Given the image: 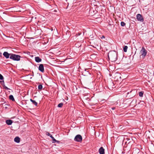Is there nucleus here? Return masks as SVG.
<instances>
[{
  "instance_id": "1",
  "label": "nucleus",
  "mask_w": 154,
  "mask_h": 154,
  "mask_svg": "<svg viewBox=\"0 0 154 154\" xmlns=\"http://www.w3.org/2000/svg\"><path fill=\"white\" fill-rule=\"evenodd\" d=\"M108 57L112 61H116L117 59V54L115 51H110L108 54Z\"/></svg>"
},
{
  "instance_id": "2",
  "label": "nucleus",
  "mask_w": 154,
  "mask_h": 154,
  "mask_svg": "<svg viewBox=\"0 0 154 154\" xmlns=\"http://www.w3.org/2000/svg\"><path fill=\"white\" fill-rule=\"evenodd\" d=\"M20 57L19 55L10 54V59L14 60L19 61L20 60Z\"/></svg>"
},
{
  "instance_id": "3",
  "label": "nucleus",
  "mask_w": 154,
  "mask_h": 154,
  "mask_svg": "<svg viewBox=\"0 0 154 154\" xmlns=\"http://www.w3.org/2000/svg\"><path fill=\"white\" fill-rule=\"evenodd\" d=\"M140 57L143 58L146 56L147 54V51L144 47H142L140 51Z\"/></svg>"
},
{
  "instance_id": "4",
  "label": "nucleus",
  "mask_w": 154,
  "mask_h": 154,
  "mask_svg": "<svg viewBox=\"0 0 154 154\" xmlns=\"http://www.w3.org/2000/svg\"><path fill=\"white\" fill-rule=\"evenodd\" d=\"M74 140L77 142H81L82 140V137L80 135L78 134L76 136Z\"/></svg>"
},
{
  "instance_id": "5",
  "label": "nucleus",
  "mask_w": 154,
  "mask_h": 154,
  "mask_svg": "<svg viewBox=\"0 0 154 154\" xmlns=\"http://www.w3.org/2000/svg\"><path fill=\"white\" fill-rule=\"evenodd\" d=\"M137 20L141 22H143V19L141 15L140 14H137Z\"/></svg>"
},
{
  "instance_id": "6",
  "label": "nucleus",
  "mask_w": 154,
  "mask_h": 154,
  "mask_svg": "<svg viewBox=\"0 0 154 154\" xmlns=\"http://www.w3.org/2000/svg\"><path fill=\"white\" fill-rule=\"evenodd\" d=\"M38 69L42 72L44 71V67L43 64H40L38 67Z\"/></svg>"
},
{
  "instance_id": "7",
  "label": "nucleus",
  "mask_w": 154,
  "mask_h": 154,
  "mask_svg": "<svg viewBox=\"0 0 154 154\" xmlns=\"http://www.w3.org/2000/svg\"><path fill=\"white\" fill-rule=\"evenodd\" d=\"M100 154H104V149L102 147H101L99 150Z\"/></svg>"
},
{
  "instance_id": "8",
  "label": "nucleus",
  "mask_w": 154,
  "mask_h": 154,
  "mask_svg": "<svg viewBox=\"0 0 154 154\" xmlns=\"http://www.w3.org/2000/svg\"><path fill=\"white\" fill-rule=\"evenodd\" d=\"M3 55L6 58H8L9 57L10 54L7 52H5L3 53Z\"/></svg>"
},
{
  "instance_id": "9",
  "label": "nucleus",
  "mask_w": 154,
  "mask_h": 154,
  "mask_svg": "<svg viewBox=\"0 0 154 154\" xmlns=\"http://www.w3.org/2000/svg\"><path fill=\"white\" fill-rule=\"evenodd\" d=\"M35 61L36 62L39 63L42 61L41 59L40 58L38 57H35Z\"/></svg>"
},
{
  "instance_id": "10",
  "label": "nucleus",
  "mask_w": 154,
  "mask_h": 154,
  "mask_svg": "<svg viewBox=\"0 0 154 154\" xmlns=\"http://www.w3.org/2000/svg\"><path fill=\"white\" fill-rule=\"evenodd\" d=\"M20 138L18 137H16L14 139V141L17 143H19L20 142Z\"/></svg>"
},
{
  "instance_id": "11",
  "label": "nucleus",
  "mask_w": 154,
  "mask_h": 154,
  "mask_svg": "<svg viewBox=\"0 0 154 154\" xmlns=\"http://www.w3.org/2000/svg\"><path fill=\"white\" fill-rule=\"evenodd\" d=\"M30 101L35 106H37V103L35 100H33L32 99H30Z\"/></svg>"
},
{
  "instance_id": "12",
  "label": "nucleus",
  "mask_w": 154,
  "mask_h": 154,
  "mask_svg": "<svg viewBox=\"0 0 154 154\" xmlns=\"http://www.w3.org/2000/svg\"><path fill=\"white\" fill-rule=\"evenodd\" d=\"M15 41H16V40L14 38L10 37V43L11 42V43L13 44V43L15 42Z\"/></svg>"
},
{
  "instance_id": "13",
  "label": "nucleus",
  "mask_w": 154,
  "mask_h": 154,
  "mask_svg": "<svg viewBox=\"0 0 154 154\" xmlns=\"http://www.w3.org/2000/svg\"><path fill=\"white\" fill-rule=\"evenodd\" d=\"M50 137L53 140V143H55V142H58V141L57 140L55 139L52 136V135H50Z\"/></svg>"
},
{
  "instance_id": "14",
  "label": "nucleus",
  "mask_w": 154,
  "mask_h": 154,
  "mask_svg": "<svg viewBox=\"0 0 154 154\" xmlns=\"http://www.w3.org/2000/svg\"><path fill=\"white\" fill-rule=\"evenodd\" d=\"M10 100H11L13 102H15V101L13 96L11 95H10Z\"/></svg>"
},
{
  "instance_id": "15",
  "label": "nucleus",
  "mask_w": 154,
  "mask_h": 154,
  "mask_svg": "<svg viewBox=\"0 0 154 154\" xmlns=\"http://www.w3.org/2000/svg\"><path fill=\"white\" fill-rule=\"evenodd\" d=\"M128 47L127 46H125L124 47L123 50L125 52H126L127 51V50L128 49Z\"/></svg>"
},
{
  "instance_id": "16",
  "label": "nucleus",
  "mask_w": 154,
  "mask_h": 154,
  "mask_svg": "<svg viewBox=\"0 0 154 154\" xmlns=\"http://www.w3.org/2000/svg\"><path fill=\"white\" fill-rule=\"evenodd\" d=\"M63 103H60L58 105V107H62L63 105Z\"/></svg>"
},
{
  "instance_id": "17",
  "label": "nucleus",
  "mask_w": 154,
  "mask_h": 154,
  "mask_svg": "<svg viewBox=\"0 0 154 154\" xmlns=\"http://www.w3.org/2000/svg\"><path fill=\"white\" fill-rule=\"evenodd\" d=\"M143 93L142 91L140 92L139 93V95L140 97H143Z\"/></svg>"
},
{
  "instance_id": "18",
  "label": "nucleus",
  "mask_w": 154,
  "mask_h": 154,
  "mask_svg": "<svg viewBox=\"0 0 154 154\" xmlns=\"http://www.w3.org/2000/svg\"><path fill=\"white\" fill-rule=\"evenodd\" d=\"M121 25L122 26H125V23L123 22H122L121 23Z\"/></svg>"
},
{
  "instance_id": "19",
  "label": "nucleus",
  "mask_w": 154,
  "mask_h": 154,
  "mask_svg": "<svg viewBox=\"0 0 154 154\" xmlns=\"http://www.w3.org/2000/svg\"><path fill=\"white\" fill-rule=\"evenodd\" d=\"M42 86L41 85H39L38 86V89L40 90H41L42 88Z\"/></svg>"
},
{
  "instance_id": "20",
  "label": "nucleus",
  "mask_w": 154,
  "mask_h": 154,
  "mask_svg": "<svg viewBox=\"0 0 154 154\" xmlns=\"http://www.w3.org/2000/svg\"><path fill=\"white\" fill-rule=\"evenodd\" d=\"M3 87L4 88L7 90H8L9 89L4 84L3 85Z\"/></svg>"
},
{
  "instance_id": "21",
  "label": "nucleus",
  "mask_w": 154,
  "mask_h": 154,
  "mask_svg": "<svg viewBox=\"0 0 154 154\" xmlns=\"http://www.w3.org/2000/svg\"><path fill=\"white\" fill-rule=\"evenodd\" d=\"M3 77L1 74H0V80H3Z\"/></svg>"
},
{
  "instance_id": "22",
  "label": "nucleus",
  "mask_w": 154,
  "mask_h": 154,
  "mask_svg": "<svg viewBox=\"0 0 154 154\" xmlns=\"http://www.w3.org/2000/svg\"><path fill=\"white\" fill-rule=\"evenodd\" d=\"M6 123L8 125H10V119L7 120H6Z\"/></svg>"
},
{
  "instance_id": "23",
  "label": "nucleus",
  "mask_w": 154,
  "mask_h": 154,
  "mask_svg": "<svg viewBox=\"0 0 154 154\" xmlns=\"http://www.w3.org/2000/svg\"><path fill=\"white\" fill-rule=\"evenodd\" d=\"M110 86H114V84L112 82H111L110 84Z\"/></svg>"
},
{
  "instance_id": "24",
  "label": "nucleus",
  "mask_w": 154,
  "mask_h": 154,
  "mask_svg": "<svg viewBox=\"0 0 154 154\" xmlns=\"http://www.w3.org/2000/svg\"><path fill=\"white\" fill-rule=\"evenodd\" d=\"M46 134L47 135H48V136H50V135H51V134H50L48 132H46Z\"/></svg>"
},
{
  "instance_id": "25",
  "label": "nucleus",
  "mask_w": 154,
  "mask_h": 154,
  "mask_svg": "<svg viewBox=\"0 0 154 154\" xmlns=\"http://www.w3.org/2000/svg\"><path fill=\"white\" fill-rule=\"evenodd\" d=\"M100 38L101 39H103L105 37L104 35H102Z\"/></svg>"
},
{
  "instance_id": "26",
  "label": "nucleus",
  "mask_w": 154,
  "mask_h": 154,
  "mask_svg": "<svg viewBox=\"0 0 154 154\" xmlns=\"http://www.w3.org/2000/svg\"><path fill=\"white\" fill-rule=\"evenodd\" d=\"M13 122V121L10 120V125H11Z\"/></svg>"
},
{
  "instance_id": "27",
  "label": "nucleus",
  "mask_w": 154,
  "mask_h": 154,
  "mask_svg": "<svg viewBox=\"0 0 154 154\" xmlns=\"http://www.w3.org/2000/svg\"><path fill=\"white\" fill-rule=\"evenodd\" d=\"M14 33L13 32H10V34L12 35Z\"/></svg>"
},
{
  "instance_id": "28",
  "label": "nucleus",
  "mask_w": 154,
  "mask_h": 154,
  "mask_svg": "<svg viewBox=\"0 0 154 154\" xmlns=\"http://www.w3.org/2000/svg\"><path fill=\"white\" fill-rule=\"evenodd\" d=\"M112 109H113V110H114V109H115V107H112Z\"/></svg>"
},
{
  "instance_id": "29",
  "label": "nucleus",
  "mask_w": 154,
  "mask_h": 154,
  "mask_svg": "<svg viewBox=\"0 0 154 154\" xmlns=\"http://www.w3.org/2000/svg\"><path fill=\"white\" fill-rule=\"evenodd\" d=\"M11 12H13V11H13L12 10H11V9H10V11H11ZM11 11H10V12H11Z\"/></svg>"
},
{
  "instance_id": "30",
  "label": "nucleus",
  "mask_w": 154,
  "mask_h": 154,
  "mask_svg": "<svg viewBox=\"0 0 154 154\" xmlns=\"http://www.w3.org/2000/svg\"><path fill=\"white\" fill-rule=\"evenodd\" d=\"M8 97H9V98H10V96H8Z\"/></svg>"
},
{
  "instance_id": "31",
  "label": "nucleus",
  "mask_w": 154,
  "mask_h": 154,
  "mask_svg": "<svg viewBox=\"0 0 154 154\" xmlns=\"http://www.w3.org/2000/svg\"><path fill=\"white\" fill-rule=\"evenodd\" d=\"M1 82V81H0V82Z\"/></svg>"
}]
</instances>
